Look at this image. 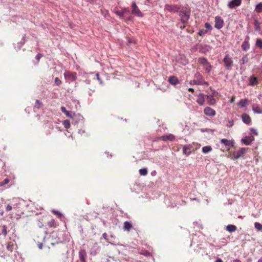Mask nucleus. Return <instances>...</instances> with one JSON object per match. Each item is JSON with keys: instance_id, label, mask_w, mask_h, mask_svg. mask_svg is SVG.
<instances>
[{"instance_id": "nucleus-27", "label": "nucleus", "mask_w": 262, "mask_h": 262, "mask_svg": "<svg viewBox=\"0 0 262 262\" xmlns=\"http://www.w3.org/2000/svg\"><path fill=\"white\" fill-rule=\"evenodd\" d=\"M45 238L44 236H42L40 239L39 238V236L36 237L34 239L35 241L38 243V247L40 249L42 248V242L44 241Z\"/></svg>"}, {"instance_id": "nucleus-17", "label": "nucleus", "mask_w": 262, "mask_h": 262, "mask_svg": "<svg viewBox=\"0 0 262 262\" xmlns=\"http://www.w3.org/2000/svg\"><path fill=\"white\" fill-rule=\"evenodd\" d=\"M159 138L164 141H172L175 140V136L171 134H169L167 135L162 136L160 137Z\"/></svg>"}, {"instance_id": "nucleus-6", "label": "nucleus", "mask_w": 262, "mask_h": 262, "mask_svg": "<svg viewBox=\"0 0 262 262\" xmlns=\"http://www.w3.org/2000/svg\"><path fill=\"white\" fill-rule=\"evenodd\" d=\"M216 93V91L214 90H212V93L210 95H205L206 97L207 103L209 105H214L216 103V100L214 97Z\"/></svg>"}, {"instance_id": "nucleus-52", "label": "nucleus", "mask_w": 262, "mask_h": 262, "mask_svg": "<svg viewBox=\"0 0 262 262\" xmlns=\"http://www.w3.org/2000/svg\"><path fill=\"white\" fill-rule=\"evenodd\" d=\"M55 83L57 85H59L61 83V81L58 78H56L55 79Z\"/></svg>"}, {"instance_id": "nucleus-9", "label": "nucleus", "mask_w": 262, "mask_h": 262, "mask_svg": "<svg viewBox=\"0 0 262 262\" xmlns=\"http://www.w3.org/2000/svg\"><path fill=\"white\" fill-rule=\"evenodd\" d=\"M198 46L199 47V52L202 54L207 53L211 49V47L209 45L206 44L199 43V46Z\"/></svg>"}, {"instance_id": "nucleus-51", "label": "nucleus", "mask_w": 262, "mask_h": 262, "mask_svg": "<svg viewBox=\"0 0 262 262\" xmlns=\"http://www.w3.org/2000/svg\"><path fill=\"white\" fill-rule=\"evenodd\" d=\"M42 57V55L40 53H38L36 56V59L38 61H39L40 59Z\"/></svg>"}, {"instance_id": "nucleus-16", "label": "nucleus", "mask_w": 262, "mask_h": 262, "mask_svg": "<svg viewBox=\"0 0 262 262\" xmlns=\"http://www.w3.org/2000/svg\"><path fill=\"white\" fill-rule=\"evenodd\" d=\"M80 262H86L87 253L85 249H80L78 252Z\"/></svg>"}, {"instance_id": "nucleus-28", "label": "nucleus", "mask_w": 262, "mask_h": 262, "mask_svg": "<svg viewBox=\"0 0 262 262\" xmlns=\"http://www.w3.org/2000/svg\"><path fill=\"white\" fill-rule=\"evenodd\" d=\"M260 23L259 22V21L255 19L254 21V30L256 32H259L261 31V28H260Z\"/></svg>"}, {"instance_id": "nucleus-61", "label": "nucleus", "mask_w": 262, "mask_h": 262, "mask_svg": "<svg viewBox=\"0 0 262 262\" xmlns=\"http://www.w3.org/2000/svg\"><path fill=\"white\" fill-rule=\"evenodd\" d=\"M249 39H250L249 36H247L246 37V38H245V40H248V41H249Z\"/></svg>"}, {"instance_id": "nucleus-30", "label": "nucleus", "mask_w": 262, "mask_h": 262, "mask_svg": "<svg viewBox=\"0 0 262 262\" xmlns=\"http://www.w3.org/2000/svg\"><path fill=\"white\" fill-rule=\"evenodd\" d=\"M249 100L247 99H242L239 102L238 105L241 107L244 108L249 104Z\"/></svg>"}, {"instance_id": "nucleus-4", "label": "nucleus", "mask_w": 262, "mask_h": 262, "mask_svg": "<svg viewBox=\"0 0 262 262\" xmlns=\"http://www.w3.org/2000/svg\"><path fill=\"white\" fill-rule=\"evenodd\" d=\"M198 61L200 64L204 67V69L206 73L208 74L210 73L211 70L212 68V66L208 61L207 58L203 57H200L198 59Z\"/></svg>"}, {"instance_id": "nucleus-12", "label": "nucleus", "mask_w": 262, "mask_h": 262, "mask_svg": "<svg viewBox=\"0 0 262 262\" xmlns=\"http://www.w3.org/2000/svg\"><path fill=\"white\" fill-rule=\"evenodd\" d=\"M77 79V73L76 72H71L67 71V82L68 81L71 82H75Z\"/></svg>"}, {"instance_id": "nucleus-40", "label": "nucleus", "mask_w": 262, "mask_h": 262, "mask_svg": "<svg viewBox=\"0 0 262 262\" xmlns=\"http://www.w3.org/2000/svg\"><path fill=\"white\" fill-rule=\"evenodd\" d=\"M141 176H146L147 174V169L146 168L140 169L139 171Z\"/></svg>"}, {"instance_id": "nucleus-48", "label": "nucleus", "mask_w": 262, "mask_h": 262, "mask_svg": "<svg viewBox=\"0 0 262 262\" xmlns=\"http://www.w3.org/2000/svg\"><path fill=\"white\" fill-rule=\"evenodd\" d=\"M140 254L145 256H149L150 255V252L147 250L143 251L142 252L140 253Z\"/></svg>"}, {"instance_id": "nucleus-53", "label": "nucleus", "mask_w": 262, "mask_h": 262, "mask_svg": "<svg viewBox=\"0 0 262 262\" xmlns=\"http://www.w3.org/2000/svg\"><path fill=\"white\" fill-rule=\"evenodd\" d=\"M210 245L211 246H212V247H214L216 249H219L221 248V247L220 246H218V245L217 246H215L213 244H210Z\"/></svg>"}, {"instance_id": "nucleus-42", "label": "nucleus", "mask_w": 262, "mask_h": 262, "mask_svg": "<svg viewBox=\"0 0 262 262\" xmlns=\"http://www.w3.org/2000/svg\"><path fill=\"white\" fill-rule=\"evenodd\" d=\"M205 27L206 28V30L209 32V33H210V32L211 31V30H212V27L211 26V25L210 24V23L207 22L205 24Z\"/></svg>"}, {"instance_id": "nucleus-38", "label": "nucleus", "mask_w": 262, "mask_h": 262, "mask_svg": "<svg viewBox=\"0 0 262 262\" xmlns=\"http://www.w3.org/2000/svg\"><path fill=\"white\" fill-rule=\"evenodd\" d=\"M254 227L257 231H262V224L258 222L254 223Z\"/></svg>"}, {"instance_id": "nucleus-32", "label": "nucleus", "mask_w": 262, "mask_h": 262, "mask_svg": "<svg viewBox=\"0 0 262 262\" xmlns=\"http://www.w3.org/2000/svg\"><path fill=\"white\" fill-rule=\"evenodd\" d=\"M255 11L257 13L262 12V2H260L256 5Z\"/></svg>"}, {"instance_id": "nucleus-10", "label": "nucleus", "mask_w": 262, "mask_h": 262, "mask_svg": "<svg viewBox=\"0 0 262 262\" xmlns=\"http://www.w3.org/2000/svg\"><path fill=\"white\" fill-rule=\"evenodd\" d=\"M255 138L253 136H246L241 140L242 143L249 145L254 140Z\"/></svg>"}, {"instance_id": "nucleus-21", "label": "nucleus", "mask_w": 262, "mask_h": 262, "mask_svg": "<svg viewBox=\"0 0 262 262\" xmlns=\"http://www.w3.org/2000/svg\"><path fill=\"white\" fill-rule=\"evenodd\" d=\"M205 95H204L203 93H200L198 95V98L196 101L200 105H204L205 102Z\"/></svg>"}, {"instance_id": "nucleus-25", "label": "nucleus", "mask_w": 262, "mask_h": 262, "mask_svg": "<svg viewBox=\"0 0 262 262\" xmlns=\"http://www.w3.org/2000/svg\"><path fill=\"white\" fill-rule=\"evenodd\" d=\"M168 82L172 85H176L179 83L178 78L174 76H170L168 78Z\"/></svg>"}, {"instance_id": "nucleus-1", "label": "nucleus", "mask_w": 262, "mask_h": 262, "mask_svg": "<svg viewBox=\"0 0 262 262\" xmlns=\"http://www.w3.org/2000/svg\"><path fill=\"white\" fill-rule=\"evenodd\" d=\"M179 12L181 22L183 24L187 23L190 18L191 13L190 9L186 7H183Z\"/></svg>"}, {"instance_id": "nucleus-2", "label": "nucleus", "mask_w": 262, "mask_h": 262, "mask_svg": "<svg viewBox=\"0 0 262 262\" xmlns=\"http://www.w3.org/2000/svg\"><path fill=\"white\" fill-rule=\"evenodd\" d=\"M223 62L226 70L230 71L232 69L233 66V60L229 54L227 53L225 55L223 59Z\"/></svg>"}, {"instance_id": "nucleus-57", "label": "nucleus", "mask_w": 262, "mask_h": 262, "mask_svg": "<svg viewBox=\"0 0 262 262\" xmlns=\"http://www.w3.org/2000/svg\"><path fill=\"white\" fill-rule=\"evenodd\" d=\"M61 111H62V112L63 113H66V107H64V106H62V107H61Z\"/></svg>"}, {"instance_id": "nucleus-37", "label": "nucleus", "mask_w": 262, "mask_h": 262, "mask_svg": "<svg viewBox=\"0 0 262 262\" xmlns=\"http://www.w3.org/2000/svg\"><path fill=\"white\" fill-rule=\"evenodd\" d=\"M102 238H104L107 243L111 245H114V244L109 241V239L107 237V234L106 233H103L102 237L100 238V239H102Z\"/></svg>"}, {"instance_id": "nucleus-26", "label": "nucleus", "mask_w": 262, "mask_h": 262, "mask_svg": "<svg viewBox=\"0 0 262 262\" xmlns=\"http://www.w3.org/2000/svg\"><path fill=\"white\" fill-rule=\"evenodd\" d=\"M252 110L255 113L257 114H261L262 113V109L259 106V105L257 104H253L252 105Z\"/></svg>"}, {"instance_id": "nucleus-33", "label": "nucleus", "mask_w": 262, "mask_h": 262, "mask_svg": "<svg viewBox=\"0 0 262 262\" xmlns=\"http://www.w3.org/2000/svg\"><path fill=\"white\" fill-rule=\"evenodd\" d=\"M127 11H128V10H127V9L125 8L122 9L121 10H120V11H116V13L118 15H119V16H121V17H122V16H123L124 15V14L125 13H126V12H127Z\"/></svg>"}, {"instance_id": "nucleus-41", "label": "nucleus", "mask_w": 262, "mask_h": 262, "mask_svg": "<svg viewBox=\"0 0 262 262\" xmlns=\"http://www.w3.org/2000/svg\"><path fill=\"white\" fill-rule=\"evenodd\" d=\"M48 225L50 227H54L56 226V223L54 220L52 219L49 220V222H48Z\"/></svg>"}, {"instance_id": "nucleus-29", "label": "nucleus", "mask_w": 262, "mask_h": 262, "mask_svg": "<svg viewBox=\"0 0 262 262\" xmlns=\"http://www.w3.org/2000/svg\"><path fill=\"white\" fill-rule=\"evenodd\" d=\"M243 51L246 52L250 48V43L248 40H244L241 46Z\"/></svg>"}, {"instance_id": "nucleus-5", "label": "nucleus", "mask_w": 262, "mask_h": 262, "mask_svg": "<svg viewBox=\"0 0 262 262\" xmlns=\"http://www.w3.org/2000/svg\"><path fill=\"white\" fill-rule=\"evenodd\" d=\"M132 13L138 17H142L143 16V13L140 10L138 7L137 6L135 2L132 3Z\"/></svg>"}, {"instance_id": "nucleus-36", "label": "nucleus", "mask_w": 262, "mask_h": 262, "mask_svg": "<svg viewBox=\"0 0 262 262\" xmlns=\"http://www.w3.org/2000/svg\"><path fill=\"white\" fill-rule=\"evenodd\" d=\"M208 33H209V32L206 29H201L198 32V34L200 36L203 37Z\"/></svg>"}, {"instance_id": "nucleus-59", "label": "nucleus", "mask_w": 262, "mask_h": 262, "mask_svg": "<svg viewBox=\"0 0 262 262\" xmlns=\"http://www.w3.org/2000/svg\"><path fill=\"white\" fill-rule=\"evenodd\" d=\"M188 90L189 92H194V90L192 88H189L188 89Z\"/></svg>"}, {"instance_id": "nucleus-58", "label": "nucleus", "mask_w": 262, "mask_h": 262, "mask_svg": "<svg viewBox=\"0 0 262 262\" xmlns=\"http://www.w3.org/2000/svg\"><path fill=\"white\" fill-rule=\"evenodd\" d=\"M215 262H223V260L221 258H217Z\"/></svg>"}, {"instance_id": "nucleus-23", "label": "nucleus", "mask_w": 262, "mask_h": 262, "mask_svg": "<svg viewBox=\"0 0 262 262\" xmlns=\"http://www.w3.org/2000/svg\"><path fill=\"white\" fill-rule=\"evenodd\" d=\"M133 228L131 221H125L123 223V229L124 231H129Z\"/></svg>"}, {"instance_id": "nucleus-7", "label": "nucleus", "mask_w": 262, "mask_h": 262, "mask_svg": "<svg viewBox=\"0 0 262 262\" xmlns=\"http://www.w3.org/2000/svg\"><path fill=\"white\" fill-rule=\"evenodd\" d=\"M164 9L169 12L177 13L179 11L180 7L177 5L165 4Z\"/></svg>"}, {"instance_id": "nucleus-14", "label": "nucleus", "mask_w": 262, "mask_h": 262, "mask_svg": "<svg viewBox=\"0 0 262 262\" xmlns=\"http://www.w3.org/2000/svg\"><path fill=\"white\" fill-rule=\"evenodd\" d=\"M246 150L245 148H241L239 150L237 151H234L233 153V156L235 159H238L241 157H243L244 154L246 153Z\"/></svg>"}, {"instance_id": "nucleus-43", "label": "nucleus", "mask_w": 262, "mask_h": 262, "mask_svg": "<svg viewBox=\"0 0 262 262\" xmlns=\"http://www.w3.org/2000/svg\"><path fill=\"white\" fill-rule=\"evenodd\" d=\"M248 58L247 55L244 56L242 59L240 60L241 63L242 64H244L248 62Z\"/></svg>"}, {"instance_id": "nucleus-19", "label": "nucleus", "mask_w": 262, "mask_h": 262, "mask_svg": "<svg viewBox=\"0 0 262 262\" xmlns=\"http://www.w3.org/2000/svg\"><path fill=\"white\" fill-rule=\"evenodd\" d=\"M249 85L254 86L258 83V80L257 77L254 75L251 76L249 78Z\"/></svg>"}, {"instance_id": "nucleus-35", "label": "nucleus", "mask_w": 262, "mask_h": 262, "mask_svg": "<svg viewBox=\"0 0 262 262\" xmlns=\"http://www.w3.org/2000/svg\"><path fill=\"white\" fill-rule=\"evenodd\" d=\"M255 46L260 49H262V39L257 38L256 40Z\"/></svg>"}, {"instance_id": "nucleus-64", "label": "nucleus", "mask_w": 262, "mask_h": 262, "mask_svg": "<svg viewBox=\"0 0 262 262\" xmlns=\"http://www.w3.org/2000/svg\"><path fill=\"white\" fill-rule=\"evenodd\" d=\"M151 0H146V2H147L148 3H151Z\"/></svg>"}, {"instance_id": "nucleus-8", "label": "nucleus", "mask_w": 262, "mask_h": 262, "mask_svg": "<svg viewBox=\"0 0 262 262\" xmlns=\"http://www.w3.org/2000/svg\"><path fill=\"white\" fill-rule=\"evenodd\" d=\"M69 103L70 104L69 107L72 110H77L80 106L78 100L73 98L72 97L71 98V100H69Z\"/></svg>"}, {"instance_id": "nucleus-34", "label": "nucleus", "mask_w": 262, "mask_h": 262, "mask_svg": "<svg viewBox=\"0 0 262 262\" xmlns=\"http://www.w3.org/2000/svg\"><path fill=\"white\" fill-rule=\"evenodd\" d=\"M212 150V147L210 145L205 146L202 148V151L204 153H208L211 151Z\"/></svg>"}, {"instance_id": "nucleus-45", "label": "nucleus", "mask_w": 262, "mask_h": 262, "mask_svg": "<svg viewBox=\"0 0 262 262\" xmlns=\"http://www.w3.org/2000/svg\"><path fill=\"white\" fill-rule=\"evenodd\" d=\"M10 180L8 178H6L2 182H0V187H2L9 183Z\"/></svg>"}, {"instance_id": "nucleus-20", "label": "nucleus", "mask_w": 262, "mask_h": 262, "mask_svg": "<svg viewBox=\"0 0 262 262\" xmlns=\"http://www.w3.org/2000/svg\"><path fill=\"white\" fill-rule=\"evenodd\" d=\"M190 84L191 85H204L208 86L209 85V83L208 82L205 81L204 80L202 79V80H193L190 81Z\"/></svg>"}, {"instance_id": "nucleus-44", "label": "nucleus", "mask_w": 262, "mask_h": 262, "mask_svg": "<svg viewBox=\"0 0 262 262\" xmlns=\"http://www.w3.org/2000/svg\"><path fill=\"white\" fill-rule=\"evenodd\" d=\"M75 116L74 112L67 111V117L71 118H73Z\"/></svg>"}, {"instance_id": "nucleus-15", "label": "nucleus", "mask_w": 262, "mask_h": 262, "mask_svg": "<svg viewBox=\"0 0 262 262\" xmlns=\"http://www.w3.org/2000/svg\"><path fill=\"white\" fill-rule=\"evenodd\" d=\"M204 113L205 115L212 117L215 115L216 112L211 107L207 106L204 109Z\"/></svg>"}, {"instance_id": "nucleus-50", "label": "nucleus", "mask_w": 262, "mask_h": 262, "mask_svg": "<svg viewBox=\"0 0 262 262\" xmlns=\"http://www.w3.org/2000/svg\"><path fill=\"white\" fill-rule=\"evenodd\" d=\"M96 77H97V79L99 81V83L101 84H102L103 82H102V79L100 78V76H99V74L98 73H97L96 74Z\"/></svg>"}, {"instance_id": "nucleus-22", "label": "nucleus", "mask_w": 262, "mask_h": 262, "mask_svg": "<svg viewBox=\"0 0 262 262\" xmlns=\"http://www.w3.org/2000/svg\"><path fill=\"white\" fill-rule=\"evenodd\" d=\"M191 145H185L183 147V154L186 156H188L191 154Z\"/></svg>"}, {"instance_id": "nucleus-39", "label": "nucleus", "mask_w": 262, "mask_h": 262, "mask_svg": "<svg viewBox=\"0 0 262 262\" xmlns=\"http://www.w3.org/2000/svg\"><path fill=\"white\" fill-rule=\"evenodd\" d=\"M199 46V43H196L194 46L191 47L190 50L191 52H195L196 51L199 52V47L198 46Z\"/></svg>"}, {"instance_id": "nucleus-60", "label": "nucleus", "mask_w": 262, "mask_h": 262, "mask_svg": "<svg viewBox=\"0 0 262 262\" xmlns=\"http://www.w3.org/2000/svg\"><path fill=\"white\" fill-rule=\"evenodd\" d=\"M233 262H242L240 260L236 259L233 260Z\"/></svg>"}, {"instance_id": "nucleus-11", "label": "nucleus", "mask_w": 262, "mask_h": 262, "mask_svg": "<svg viewBox=\"0 0 262 262\" xmlns=\"http://www.w3.org/2000/svg\"><path fill=\"white\" fill-rule=\"evenodd\" d=\"M242 3V0H232L228 2L227 6L230 9H235L240 6Z\"/></svg>"}, {"instance_id": "nucleus-3", "label": "nucleus", "mask_w": 262, "mask_h": 262, "mask_svg": "<svg viewBox=\"0 0 262 262\" xmlns=\"http://www.w3.org/2000/svg\"><path fill=\"white\" fill-rule=\"evenodd\" d=\"M12 203L11 204H7L6 206V211L7 212L10 211L12 209L16 211H18L19 205L20 204L19 199L18 198H13L12 199Z\"/></svg>"}, {"instance_id": "nucleus-63", "label": "nucleus", "mask_w": 262, "mask_h": 262, "mask_svg": "<svg viewBox=\"0 0 262 262\" xmlns=\"http://www.w3.org/2000/svg\"><path fill=\"white\" fill-rule=\"evenodd\" d=\"M257 262H262V257L258 260Z\"/></svg>"}, {"instance_id": "nucleus-24", "label": "nucleus", "mask_w": 262, "mask_h": 262, "mask_svg": "<svg viewBox=\"0 0 262 262\" xmlns=\"http://www.w3.org/2000/svg\"><path fill=\"white\" fill-rule=\"evenodd\" d=\"M220 142L221 144H223L228 147H233L234 146V141H229L227 139H222Z\"/></svg>"}, {"instance_id": "nucleus-46", "label": "nucleus", "mask_w": 262, "mask_h": 262, "mask_svg": "<svg viewBox=\"0 0 262 262\" xmlns=\"http://www.w3.org/2000/svg\"><path fill=\"white\" fill-rule=\"evenodd\" d=\"M7 249L10 251H12L13 249V244L11 242L8 243L7 245Z\"/></svg>"}, {"instance_id": "nucleus-47", "label": "nucleus", "mask_w": 262, "mask_h": 262, "mask_svg": "<svg viewBox=\"0 0 262 262\" xmlns=\"http://www.w3.org/2000/svg\"><path fill=\"white\" fill-rule=\"evenodd\" d=\"M234 125V121L233 120H229L228 121V123L226 124V126L228 127H231L233 126Z\"/></svg>"}, {"instance_id": "nucleus-62", "label": "nucleus", "mask_w": 262, "mask_h": 262, "mask_svg": "<svg viewBox=\"0 0 262 262\" xmlns=\"http://www.w3.org/2000/svg\"><path fill=\"white\" fill-rule=\"evenodd\" d=\"M62 124L64 126V127H66V120H63L62 121Z\"/></svg>"}, {"instance_id": "nucleus-18", "label": "nucleus", "mask_w": 262, "mask_h": 262, "mask_svg": "<svg viewBox=\"0 0 262 262\" xmlns=\"http://www.w3.org/2000/svg\"><path fill=\"white\" fill-rule=\"evenodd\" d=\"M241 118L243 122L247 125H250L251 123V119L249 115L244 113L241 116Z\"/></svg>"}, {"instance_id": "nucleus-55", "label": "nucleus", "mask_w": 262, "mask_h": 262, "mask_svg": "<svg viewBox=\"0 0 262 262\" xmlns=\"http://www.w3.org/2000/svg\"><path fill=\"white\" fill-rule=\"evenodd\" d=\"M3 233L4 234V235H6L7 234V232L5 226H4L3 228Z\"/></svg>"}, {"instance_id": "nucleus-49", "label": "nucleus", "mask_w": 262, "mask_h": 262, "mask_svg": "<svg viewBox=\"0 0 262 262\" xmlns=\"http://www.w3.org/2000/svg\"><path fill=\"white\" fill-rule=\"evenodd\" d=\"M250 131L251 134H254L255 135H258V132H257V130L253 127L250 128Z\"/></svg>"}, {"instance_id": "nucleus-56", "label": "nucleus", "mask_w": 262, "mask_h": 262, "mask_svg": "<svg viewBox=\"0 0 262 262\" xmlns=\"http://www.w3.org/2000/svg\"><path fill=\"white\" fill-rule=\"evenodd\" d=\"M70 127V121L67 120V129L69 128Z\"/></svg>"}, {"instance_id": "nucleus-54", "label": "nucleus", "mask_w": 262, "mask_h": 262, "mask_svg": "<svg viewBox=\"0 0 262 262\" xmlns=\"http://www.w3.org/2000/svg\"><path fill=\"white\" fill-rule=\"evenodd\" d=\"M36 106L37 107V108H39L40 106V103L38 100H36Z\"/></svg>"}, {"instance_id": "nucleus-13", "label": "nucleus", "mask_w": 262, "mask_h": 262, "mask_svg": "<svg viewBox=\"0 0 262 262\" xmlns=\"http://www.w3.org/2000/svg\"><path fill=\"white\" fill-rule=\"evenodd\" d=\"M224 24V20L221 16H216L215 17V25L214 27L217 29H221Z\"/></svg>"}, {"instance_id": "nucleus-31", "label": "nucleus", "mask_w": 262, "mask_h": 262, "mask_svg": "<svg viewBox=\"0 0 262 262\" xmlns=\"http://www.w3.org/2000/svg\"><path fill=\"white\" fill-rule=\"evenodd\" d=\"M237 230V227L234 225L229 224L226 226V230L229 232H233Z\"/></svg>"}]
</instances>
